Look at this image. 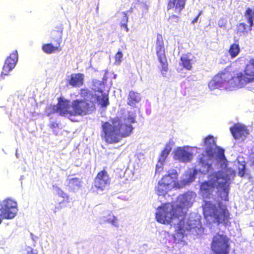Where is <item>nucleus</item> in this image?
Masks as SVG:
<instances>
[{
  "instance_id": "c9c22d12",
  "label": "nucleus",
  "mask_w": 254,
  "mask_h": 254,
  "mask_svg": "<svg viewBox=\"0 0 254 254\" xmlns=\"http://www.w3.org/2000/svg\"><path fill=\"white\" fill-rule=\"evenodd\" d=\"M49 127H50V128L53 129L54 132H55V130H54V129L59 127V124L56 122H51L49 125ZM54 133L56 135H57L58 134L57 133Z\"/></svg>"
},
{
  "instance_id": "5701e85b",
  "label": "nucleus",
  "mask_w": 254,
  "mask_h": 254,
  "mask_svg": "<svg viewBox=\"0 0 254 254\" xmlns=\"http://www.w3.org/2000/svg\"><path fill=\"white\" fill-rule=\"evenodd\" d=\"M84 75L81 73L70 74L68 83L74 87H79L84 84Z\"/></svg>"
},
{
  "instance_id": "e433bc0d",
  "label": "nucleus",
  "mask_w": 254,
  "mask_h": 254,
  "mask_svg": "<svg viewBox=\"0 0 254 254\" xmlns=\"http://www.w3.org/2000/svg\"><path fill=\"white\" fill-rule=\"evenodd\" d=\"M242 168H239L238 175L240 177H243L245 174L246 166L245 165L242 164Z\"/></svg>"
},
{
  "instance_id": "f704fd0d",
  "label": "nucleus",
  "mask_w": 254,
  "mask_h": 254,
  "mask_svg": "<svg viewBox=\"0 0 254 254\" xmlns=\"http://www.w3.org/2000/svg\"><path fill=\"white\" fill-rule=\"evenodd\" d=\"M218 148V157L222 160H225L226 161V159L224 155V150L222 148L217 147Z\"/></svg>"
},
{
  "instance_id": "c756f323",
  "label": "nucleus",
  "mask_w": 254,
  "mask_h": 254,
  "mask_svg": "<svg viewBox=\"0 0 254 254\" xmlns=\"http://www.w3.org/2000/svg\"><path fill=\"white\" fill-rule=\"evenodd\" d=\"M121 17L118 20L120 22V25L121 28H124L126 32H127L129 29L127 27V22L128 17L127 13L126 12L121 13Z\"/></svg>"
},
{
  "instance_id": "f8f14e48",
  "label": "nucleus",
  "mask_w": 254,
  "mask_h": 254,
  "mask_svg": "<svg viewBox=\"0 0 254 254\" xmlns=\"http://www.w3.org/2000/svg\"><path fill=\"white\" fill-rule=\"evenodd\" d=\"M237 78L241 82L242 87L254 81V58L249 60L244 68V73L237 72Z\"/></svg>"
},
{
  "instance_id": "423d86ee",
  "label": "nucleus",
  "mask_w": 254,
  "mask_h": 254,
  "mask_svg": "<svg viewBox=\"0 0 254 254\" xmlns=\"http://www.w3.org/2000/svg\"><path fill=\"white\" fill-rule=\"evenodd\" d=\"M178 174L176 170H173L168 172L158 183L155 188L156 193L159 195H165L169 190L174 188L180 189L183 185L178 181Z\"/></svg>"
},
{
  "instance_id": "a19ab883",
  "label": "nucleus",
  "mask_w": 254,
  "mask_h": 254,
  "mask_svg": "<svg viewBox=\"0 0 254 254\" xmlns=\"http://www.w3.org/2000/svg\"><path fill=\"white\" fill-rule=\"evenodd\" d=\"M162 170L163 167L162 166H159L158 165H157L156 167L155 173H157L158 172V173H160Z\"/></svg>"
},
{
  "instance_id": "9d476101",
  "label": "nucleus",
  "mask_w": 254,
  "mask_h": 254,
  "mask_svg": "<svg viewBox=\"0 0 254 254\" xmlns=\"http://www.w3.org/2000/svg\"><path fill=\"white\" fill-rule=\"evenodd\" d=\"M156 54L161 64L160 71L163 76H165L168 71V63L166 55L165 48L163 36L157 34L155 42Z\"/></svg>"
},
{
  "instance_id": "20e7f679",
  "label": "nucleus",
  "mask_w": 254,
  "mask_h": 254,
  "mask_svg": "<svg viewBox=\"0 0 254 254\" xmlns=\"http://www.w3.org/2000/svg\"><path fill=\"white\" fill-rule=\"evenodd\" d=\"M203 214L204 218L208 222L229 226L230 213L226 205L219 202L217 204L210 201H205L202 206Z\"/></svg>"
},
{
  "instance_id": "ddd939ff",
  "label": "nucleus",
  "mask_w": 254,
  "mask_h": 254,
  "mask_svg": "<svg viewBox=\"0 0 254 254\" xmlns=\"http://www.w3.org/2000/svg\"><path fill=\"white\" fill-rule=\"evenodd\" d=\"M111 183V178L107 171L103 169L99 172L93 181L92 189H95L97 191H103L109 186Z\"/></svg>"
},
{
  "instance_id": "dca6fc26",
  "label": "nucleus",
  "mask_w": 254,
  "mask_h": 254,
  "mask_svg": "<svg viewBox=\"0 0 254 254\" xmlns=\"http://www.w3.org/2000/svg\"><path fill=\"white\" fill-rule=\"evenodd\" d=\"M244 16L249 25H247L243 22L239 23L236 28V32L237 34H247L252 30V27L254 25L252 9L250 8H247L245 12Z\"/></svg>"
},
{
  "instance_id": "b1692460",
  "label": "nucleus",
  "mask_w": 254,
  "mask_h": 254,
  "mask_svg": "<svg viewBox=\"0 0 254 254\" xmlns=\"http://www.w3.org/2000/svg\"><path fill=\"white\" fill-rule=\"evenodd\" d=\"M203 145L206 148L205 152L210 156L213 155V150L216 147V142L212 135H209L205 138Z\"/></svg>"
},
{
  "instance_id": "393cba45",
  "label": "nucleus",
  "mask_w": 254,
  "mask_h": 254,
  "mask_svg": "<svg viewBox=\"0 0 254 254\" xmlns=\"http://www.w3.org/2000/svg\"><path fill=\"white\" fill-rule=\"evenodd\" d=\"M127 99V105L132 107H135L136 104L140 101L141 97L138 93L131 90L129 92Z\"/></svg>"
},
{
  "instance_id": "6e6552de",
  "label": "nucleus",
  "mask_w": 254,
  "mask_h": 254,
  "mask_svg": "<svg viewBox=\"0 0 254 254\" xmlns=\"http://www.w3.org/2000/svg\"><path fill=\"white\" fill-rule=\"evenodd\" d=\"M210 249L214 254H229L231 249L230 238L224 234H216L212 238Z\"/></svg>"
},
{
  "instance_id": "412c9836",
  "label": "nucleus",
  "mask_w": 254,
  "mask_h": 254,
  "mask_svg": "<svg viewBox=\"0 0 254 254\" xmlns=\"http://www.w3.org/2000/svg\"><path fill=\"white\" fill-rule=\"evenodd\" d=\"M79 95L82 98V100L91 103V106L94 108V99L97 98L96 94L94 93L87 88H83L80 89Z\"/></svg>"
},
{
  "instance_id": "4468645a",
  "label": "nucleus",
  "mask_w": 254,
  "mask_h": 254,
  "mask_svg": "<svg viewBox=\"0 0 254 254\" xmlns=\"http://www.w3.org/2000/svg\"><path fill=\"white\" fill-rule=\"evenodd\" d=\"M73 116H83L89 114L94 107L84 100L76 99L71 104Z\"/></svg>"
},
{
  "instance_id": "72a5a7b5",
  "label": "nucleus",
  "mask_w": 254,
  "mask_h": 254,
  "mask_svg": "<svg viewBox=\"0 0 254 254\" xmlns=\"http://www.w3.org/2000/svg\"><path fill=\"white\" fill-rule=\"evenodd\" d=\"M123 55L122 51L119 50L118 52L114 56L115 64H119L122 62Z\"/></svg>"
},
{
  "instance_id": "ea45409f",
  "label": "nucleus",
  "mask_w": 254,
  "mask_h": 254,
  "mask_svg": "<svg viewBox=\"0 0 254 254\" xmlns=\"http://www.w3.org/2000/svg\"><path fill=\"white\" fill-rule=\"evenodd\" d=\"M27 254H38V253L36 250L29 247L27 250Z\"/></svg>"
},
{
  "instance_id": "2eb2a0df",
  "label": "nucleus",
  "mask_w": 254,
  "mask_h": 254,
  "mask_svg": "<svg viewBox=\"0 0 254 254\" xmlns=\"http://www.w3.org/2000/svg\"><path fill=\"white\" fill-rule=\"evenodd\" d=\"M193 228L194 227L189 221H186L184 219L180 220L178 223L175 229L174 235V240L176 243L182 242L185 233Z\"/></svg>"
},
{
  "instance_id": "7c9ffc66",
  "label": "nucleus",
  "mask_w": 254,
  "mask_h": 254,
  "mask_svg": "<svg viewBox=\"0 0 254 254\" xmlns=\"http://www.w3.org/2000/svg\"><path fill=\"white\" fill-rule=\"evenodd\" d=\"M172 150V147L170 146V145L168 144H166L164 149L162 151L159 161L161 162V164H162L166 160L167 157L170 153Z\"/></svg>"
},
{
  "instance_id": "0eeeda50",
  "label": "nucleus",
  "mask_w": 254,
  "mask_h": 254,
  "mask_svg": "<svg viewBox=\"0 0 254 254\" xmlns=\"http://www.w3.org/2000/svg\"><path fill=\"white\" fill-rule=\"evenodd\" d=\"M63 29V25H60L56 27L55 29L52 31L51 38L54 42L55 44L52 43L43 44L41 49L45 53L51 54L62 50L61 43L62 42Z\"/></svg>"
},
{
  "instance_id": "a211bd4d",
  "label": "nucleus",
  "mask_w": 254,
  "mask_h": 254,
  "mask_svg": "<svg viewBox=\"0 0 254 254\" xmlns=\"http://www.w3.org/2000/svg\"><path fill=\"white\" fill-rule=\"evenodd\" d=\"M230 130L235 139L244 141L249 134L247 127L243 125L235 124L230 127Z\"/></svg>"
},
{
  "instance_id": "7ed1b4c3",
  "label": "nucleus",
  "mask_w": 254,
  "mask_h": 254,
  "mask_svg": "<svg viewBox=\"0 0 254 254\" xmlns=\"http://www.w3.org/2000/svg\"><path fill=\"white\" fill-rule=\"evenodd\" d=\"M110 122L102 124L101 137L108 144L120 142L123 138L129 136L132 132V125L123 123L119 117L110 120Z\"/></svg>"
},
{
  "instance_id": "2f4dec72",
  "label": "nucleus",
  "mask_w": 254,
  "mask_h": 254,
  "mask_svg": "<svg viewBox=\"0 0 254 254\" xmlns=\"http://www.w3.org/2000/svg\"><path fill=\"white\" fill-rule=\"evenodd\" d=\"M104 221L107 223H111L112 225L117 226V218L111 213L105 217Z\"/></svg>"
},
{
  "instance_id": "79ce46f5",
  "label": "nucleus",
  "mask_w": 254,
  "mask_h": 254,
  "mask_svg": "<svg viewBox=\"0 0 254 254\" xmlns=\"http://www.w3.org/2000/svg\"><path fill=\"white\" fill-rule=\"evenodd\" d=\"M251 166H254V155L250 158Z\"/></svg>"
},
{
  "instance_id": "f257e3e1",
  "label": "nucleus",
  "mask_w": 254,
  "mask_h": 254,
  "mask_svg": "<svg viewBox=\"0 0 254 254\" xmlns=\"http://www.w3.org/2000/svg\"><path fill=\"white\" fill-rule=\"evenodd\" d=\"M191 199V195L186 192L178 196L176 205L162 204L156 213V220L160 223L167 224L173 219L184 217L188 208L192 204Z\"/></svg>"
},
{
  "instance_id": "9b49d317",
  "label": "nucleus",
  "mask_w": 254,
  "mask_h": 254,
  "mask_svg": "<svg viewBox=\"0 0 254 254\" xmlns=\"http://www.w3.org/2000/svg\"><path fill=\"white\" fill-rule=\"evenodd\" d=\"M17 203L10 198H7L0 203V224L2 219L14 218L16 214Z\"/></svg>"
},
{
  "instance_id": "58836bf2",
  "label": "nucleus",
  "mask_w": 254,
  "mask_h": 254,
  "mask_svg": "<svg viewBox=\"0 0 254 254\" xmlns=\"http://www.w3.org/2000/svg\"><path fill=\"white\" fill-rule=\"evenodd\" d=\"M135 118V115H128L127 119L130 123L132 124L136 122Z\"/></svg>"
},
{
  "instance_id": "473e14b6",
  "label": "nucleus",
  "mask_w": 254,
  "mask_h": 254,
  "mask_svg": "<svg viewBox=\"0 0 254 254\" xmlns=\"http://www.w3.org/2000/svg\"><path fill=\"white\" fill-rule=\"evenodd\" d=\"M199 163L201 164L202 166L206 168V171L207 172H208L209 170L211 168V164L207 162L206 159H205V156L204 155H203V156L200 158Z\"/></svg>"
},
{
  "instance_id": "4c0bfd02",
  "label": "nucleus",
  "mask_w": 254,
  "mask_h": 254,
  "mask_svg": "<svg viewBox=\"0 0 254 254\" xmlns=\"http://www.w3.org/2000/svg\"><path fill=\"white\" fill-rule=\"evenodd\" d=\"M179 19V17L177 15H176L175 14H172V15L170 16L168 18V21L170 23H173L174 22H178Z\"/></svg>"
},
{
  "instance_id": "c85d7f7f",
  "label": "nucleus",
  "mask_w": 254,
  "mask_h": 254,
  "mask_svg": "<svg viewBox=\"0 0 254 254\" xmlns=\"http://www.w3.org/2000/svg\"><path fill=\"white\" fill-rule=\"evenodd\" d=\"M97 98L94 99V103L98 102L102 107H106L109 105V97L108 94H103L101 96L96 94Z\"/></svg>"
},
{
  "instance_id": "f3484780",
  "label": "nucleus",
  "mask_w": 254,
  "mask_h": 254,
  "mask_svg": "<svg viewBox=\"0 0 254 254\" xmlns=\"http://www.w3.org/2000/svg\"><path fill=\"white\" fill-rule=\"evenodd\" d=\"M17 61L18 53L17 51H15L11 53L5 61L1 72V78H4L3 76L9 74V72L15 66Z\"/></svg>"
},
{
  "instance_id": "cd10ccee",
  "label": "nucleus",
  "mask_w": 254,
  "mask_h": 254,
  "mask_svg": "<svg viewBox=\"0 0 254 254\" xmlns=\"http://www.w3.org/2000/svg\"><path fill=\"white\" fill-rule=\"evenodd\" d=\"M67 187L70 191H74L81 187V180L78 178H73L68 180Z\"/></svg>"
},
{
  "instance_id": "a878e982",
  "label": "nucleus",
  "mask_w": 254,
  "mask_h": 254,
  "mask_svg": "<svg viewBox=\"0 0 254 254\" xmlns=\"http://www.w3.org/2000/svg\"><path fill=\"white\" fill-rule=\"evenodd\" d=\"M189 54H184L180 57V64L183 68L190 70L192 69V60L189 57Z\"/></svg>"
},
{
  "instance_id": "6ab92c4d",
  "label": "nucleus",
  "mask_w": 254,
  "mask_h": 254,
  "mask_svg": "<svg viewBox=\"0 0 254 254\" xmlns=\"http://www.w3.org/2000/svg\"><path fill=\"white\" fill-rule=\"evenodd\" d=\"M187 0H168L167 3V9L169 10L174 9V11L181 13L185 8Z\"/></svg>"
},
{
  "instance_id": "1a4fd4ad",
  "label": "nucleus",
  "mask_w": 254,
  "mask_h": 254,
  "mask_svg": "<svg viewBox=\"0 0 254 254\" xmlns=\"http://www.w3.org/2000/svg\"><path fill=\"white\" fill-rule=\"evenodd\" d=\"M48 115L58 113L62 116H73L72 109L70 101L62 97L58 98L56 105H50L46 108Z\"/></svg>"
},
{
  "instance_id": "37998d69",
  "label": "nucleus",
  "mask_w": 254,
  "mask_h": 254,
  "mask_svg": "<svg viewBox=\"0 0 254 254\" xmlns=\"http://www.w3.org/2000/svg\"><path fill=\"white\" fill-rule=\"evenodd\" d=\"M200 15V13H199L192 20L191 23L192 24H194L196 23L198 20V18Z\"/></svg>"
},
{
  "instance_id": "aec40b11",
  "label": "nucleus",
  "mask_w": 254,
  "mask_h": 254,
  "mask_svg": "<svg viewBox=\"0 0 254 254\" xmlns=\"http://www.w3.org/2000/svg\"><path fill=\"white\" fill-rule=\"evenodd\" d=\"M174 158L181 162H187L192 158V154L184 149L178 147L174 152Z\"/></svg>"
},
{
  "instance_id": "bb28decb",
  "label": "nucleus",
  "mask_w": 254,
  "mask_h": 254,
  "mask_svg": "<svg viewBox=\"0 0 254 254\" xmlns=\"http://www.w3.org/2000/svg\"><path fill=\"white\" fill-rule=\"evenodd\" d=\"M240 47L238 40H236L235 43L230 45L228 50V53L231 59L236 58L240 53Z\"/></svg>"
},
{
  "instance_id": "f03ea898",
  "label": "nucleus",
  "mask_w": 254,
  "mask_h": 254,
  "mask_svg": "<svg viewBox=\"0 0 254 254\" xmlns=\"http://www.w3.org/2000/svg\"><path fill=\"white\" fill-rule=\"evenodd\" d=\"M227 165V163H225L224 171H220L212 173L209 176V181L201 183L199 190L203 199H209L211 198L215 187L218 191H223L228 194L229 189L228 181L231 176H234L235 172L231 168L226 167Z\"/></svg>"
},
{
  "instance_id": "4be33fe9",
  "label": "nucleus",
  "mask_w": 254,
  "mask_h": 254,
  "mask_svg": "<svg viewBox=\"0 0 254 254\" xmlns=\"http://www.w3.org/2000/svg\"><path fill=\"white\" fill-rule=\"evenodd\" d=\"M53 187L56 189V191L58 195L64 198L62 201L58 203L57 206H56L54 209V212H56L60 209L65 207L66 204L69 203V196L59 187L56 186H53Z\"/></svg>"
},
{
  "instance_id": "39448f33",
  "label": "nucleus",
  "mask_w": 254,
  "mask_h": 254,
  "mask_svg": "<svg viewBox=\"0 0 254 254\" xmlns=\"http://www.w3.org/2000/svg\"><path fill=\"white\" fill-rule=\"evenodd\" d=\"M237 77V72L233 75L229 69L225 68L214 76L208 83V87L211 90L220 88L225 84L242 87L241 82Z\"/></svg>"
}]
</instances>
